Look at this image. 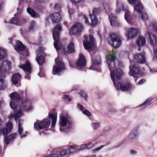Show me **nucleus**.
I'll return each mask as SVG.
<instances>
[{"label":"nucleus","mask_w":157,"mask_h":157,"mask_svg":"<svg viewBox=\"0 0 157 157\" xmlns=\"http://www.w3.org/2000/svg\"><path fill=\"white\" fill-rule=\"evenodd\" d=\"M11 101L10 104V107L13 109L17 108L18 104L19 103L21 109L27 110L31 104L28 98H22L20 94L17 92L11 93L10 95Z\"/></svg>","instance_id":"f257e3e1"},{"label":"nucleus","mask_w":157,"mask_h":157,"mask_svg":"<svg viewBox=\"0 0 157 157\" xmlns=\"http://www.w3.org/2000/svg\"><path fill=\"white\" fill-rule=\"evenodd\" d=\"M62 29L60 24L56 25L53 29L52 36L54 40V46L57 51L61 50L62 47V44L60 41V32Z\"/></svg>","instance_id":"f03ea898"},{"label":"nucleus","mask_w":157,"mask_h":157,"mask_svg":"<svg viewBox=\"0 0 157 157\" xmlns=\"http://www.w3.org/2000/svg\"><path fill=\"white\" fill-rule=\"evenodd\" d=\"M10 61L8 60L3 61L0 64V78H5L6 74H8L9 70L11 68Z\"/></svg>","instance_id":"7ed1b4c3"},{"label":"nucleus","mask_w":157,"mask_h":157,"mask_svg":"<svg viewBox=\"0 0 157 157\" xmlns=\"http://www.w3.org/2000/svg\"><path fill=\"white\" fill-rule=\"evenodd\" d=\"M107 40L109 44L116 48H118L121 44L120 38L117 34L115 33L109 35Z\"/></svg>","instance_id":"20e7f679"},{"label":"nucleus","mask_w":157,"mask_h":157,"mask_svg":"<svg viewBox=\"0 0 157 157\" xmlns=\"http://www.w3.org/2000/svg\"><path fill=\"white\" fill-rule=\"evenodd\" d=\"M84 29V26L79 22L73 24L69 30V33L71 35L80 36Z\"/></svg>","instance_id":"39448f33"},{"label":"nucleus","mask_w":157,"mask_h":157,"mask_svg":"<svg viewBox=\"0 0 157 157\" xmlns=\"http://www.w3.org/2000/svg\"><path fill=\"white\" fill-rule=\"evenodd\" d=\"M116 58V54L114 52L106 56L107 63L110 72L115 69L117 65V63L115 61Z\"/></svg>","instance_id":"423d86ee"},{"label":"nucleus","mask_w":157,"mask_h":157,"mask_svg":"<svg viewBox=\"0 0 157 157\" xmlns=\"http://www.w3.org/2000/svg\"><path fill=\"white\" fill-rule=\"evenodd\" d=\"M110 76L114 86H116V79L120 80L124 75L122 71L120 69H115L110 72Z\"/></svg>","instance_id":"0eeeda50"},{"label":"nucleus","mask_w":157,"mask_h":157,"mask_svg":"<svg viewBox=\"0 0 157 157\" xmlns=\"http://www.w3.org/2000/svg\"><path fill=\"white\" fill-rule=\"evenodd\" d=\"M13 125L10 121L8 122L5 125L0 128V135L4 137L10 133L13 129Z\"/></svg>","instance_id":"6e6552de"},{"label":"nucleus","mask_w":157,"mask_h":157,"mask_svg":"<svg viewBox=\"0 0 157 157\" xmlns=\"http://www.w3.org/2000/svg\"><path fill=\"white\" fill-rule=\"evenodd\" d=\"M50 122L49 119L44 118L39 123L35 122L34 123V127L36 129H41L45 128V130H47V129L49 128Z\"/></svg>","instance_id":"1a4fd4ad"},{"label":"nucleus","mask_w":157,"mask_h":157,"mask_svg":"<svg viewBox=\"0 0 157 157\" xmlns=\"http://www.w3.org/2000/svg\"><path fill=\"white\" fill-rule=\"evenodd\" d=\"M55 62L56 64L53 67L52 72L54 75H56V73H59L65 69L64 64L59 61V58H56Z\"/></svg>","instance_id":"9d476101"},{"label":"nucleus","mask_w":157,"mask_h":157,"mask_svg":"<svg viewBox=\"0 0 157 157\" xmlns=\"http://www.w3.org/2000/svg\"><path fill=\"white\" fill-rule=\"evenodd\" d=\"M91 65L89 69L93 70H97L98 67L101 64V59L100 56L99 55L96 56H93L91 57Z\"/></svg>","instance_id":"9b49d317"},{"label":"nucleus","mask_w":157,"mask_h":157,"mask_svg":"<svg viewBox=\"0 0 157 157\" xmlns=\"http://www.w3.org/2000/svg\"><path fill=\"white\" fill-rule=\"evenodd\" d=\"M117 90H120L122 91H127L129 90L131 87L132 84L130 82H120L115 86Z\"/></svg>","instance_id":"f8f14e48"},{"label":"nucleus","mask_w":157,"mask_h":157,"mask_svg":"<svg viewBox=\"0 0 157 157\" xmlns=\"http://www.w3.org/2000/svg\"><path fill=\"white\" fill-rule=\"evenodd\" d=\"M86 60L83 54L80 53L79 54V58L75 63L76 66L79 69L83 68L86 66Z\"/></svg>","instance_id":"ddd939ff"},{"label":"nucleus","mask_w":157,"mask_h":157,"mask_svg":"<svg viewBox=\"0 0 157 157\" xmlns=\"http://www.w3.org/2000/svg\"><path fill=\"white\" fill-rule=\"evenodd\" d=\"M139 30L134 28L130 29L126 33V36L128 39H132L136 37L138 34Z\"/></svg>","instance_id":"4468645a"},{"label":"nucleus","mask_w":157,"mask_h":157,"mask_svg":"<svg viewBox=\"0 0 157 157\" xmlns=\"http://www.w3.org/2000/svg\"><path fill=\"white\" fill-rule=\"evenodd\" d=\"M129 75L134 77L136 75L140 73V68L138 65L135 64L131 68L129 67Z\"/></svg>","instance_id":"2eb2a0df"},{"label":"nucleus","mask_w":157,"mask_h":157,"mask_svg":"<svg viewBox=\"0 0 157 157\" xmlns=\"http://www.w3.org/2000/svg\"><path fill=\"white\" fill-rule=\"evenodd\" d=\"M69 122V121L67 117L64 116L60 117L59 121V124L60 126V130L61 131H62L63 129V128L66 126L67 124Z\"/></svg>","instance_id":"dca6fc26"},{"label":"nucleus","mask_w":157,"mask_h":157,"mask_svg":"<svg viewBox=\"0 0 157 157\" xmlns=\"http://www.w3.org/2000/svg\"><path fill=\"white\" fill-rule=\"evenodd\" d=\"M148 36L150 44L154 48L157 45V38L155 35L151 33H148Z\"/></svg>","instance_id":"f3484780"},{"label":"nucleus","mask_w":157,"mask_h":157,"mask_svg":"<svg viewBox=\"0 0 157 157\" xmlns=\"http://www.w3.org/2000/svg\"><path fill=\"white\" fill-rule=\"evenodd\" d=\"M83 45L85 49L88 51L93 49L95 46L94 43L89 41L88 40L83 41Z\"/></svg>","instance_id":"a211bd4d"},{"label":"nucleus","mask_w":157,"mask_h":157,"mask_svg":"<svg viewBox=\"0 0 157 157\" xmlns=\"http://www.w3.org/2000/svg\"><path fill=\"white\" fill-rule=\"evenodd\" d=\"M17 136L16 133H13L9 135H7L4 137V142L5 144L8 145L10 142L14 140Z\"/></svg>","instance_id":"6ab92c4d"},{"label":"nucleus","mask_w":157,"mask_h":157,"mask_svg":"<svg viewBox=\"0 0 157 157\" xmlns=\"http://www.w3.org/2000/svg\"><path fill=\"white\" fill-rule=\"evenodd\" d=\"M21 75L18 73H14L12 76L11 79V82L14 85H16L20 81Z\"/></svg>","instance_id":"aec40b11"},{"label":"nucleus","mask_w":157,"mask_h":157,"mask_svg":"<svg viewBox=\"0 0 157 157\" xmlns=\"http://www.w3.org/2000/svg\"><path fill=\"white\" fill-rule=\"evenodd\" d=\"M50 18L53 23H58L61 19V16L59 13H55L51 14Z\"/></svg>","instance_id":"412c9836"},{"label":"nucleus","mask_w":157,"mask_h":157,"mask_svg":"<svg viewBox=\"0 0 157 157\" xmlns=\"http://www.w3.org/2000/svg\"><path fill=\"white\" fill-rule=\"evenodd\" d=\"M134 58L136 61L140 63H145L146 61V58L143 53H139L136 54Z\"/></svg>","instance_id":"4be33fe9"},{"label":"nucleus","mask_w":157,"mask_h":157,"mask_svg":"<svg viewBox=\"0 0 157 157\" xmlns=\"http://www.w3.org/2000/svg\"><path fill=\"white\" fill-rule=\"evenodd\" d=\"M64 50L65 53H74L75 52V50L74 43L72 42H70L66 48H64Z\"/></svg>","instance_id":"5701e85b"},{"label":"nucleus","mask_w":157,"mask_h":157,"mask_svg":"<svg viewBox=\"0 0 157 157\" xmlns=\"http://www.w3.org/2000/svg\"><path fill=\"white\" fill-rule=\"evenodd\" d=\"M19 67L24 70L25 72H28L29 73H31V66L29 61H27L26 64L20 65Z\"/></svg>","instance_id":"b1692460"},{"label":"nucleus","mask_w":157,"mask_h":157,"mask_svg":"<svg viewBox=\"0 0 157 157\" xmlns=\"http://www.w3.org/2000/svg\"><path fill=\"white\" fill-rule=\"evenodd\" d=\"M133 15L131 14L129 11L127 10L125 11L124 14V18L129 23L132 24L133 23Z\"/></svg>","instance_id":"393cba45"},{"label":"nucleus","mask_w":157,"mask_h":157,"mask_svg":"<svg viewBox=\"0 0 157 157\" xmlns=\"http://www.w3.org/2000/svg\"><path fill=\"white\" fill-rule=\"evenodd\" d=\"M36 2L33 5L34 8L39 12H42L45 7L42 4V3L44 2Z\"/></svg>","instance_id":"a878e982"},{"label":"nucleus","mask_w":157,"mask_h":157,"mask_svg":"<svg viewBox=\"0 0 157 157\" xmlns=\"http://www.w3.org/2000/svg\"><path fill=\"white\" fill-rule=\"evenodd\" d=\"M146 43V40L143 36H139L137 39L136 42V44L139 47H142Z\"/></svg>","instance_id":"bb28decb"},{"label":"nucleus","mask_w":157,"mask_h":157,"mask_svg":"<svg viewBox=\"0 0 157 157\" xmlns=\"http://www.w3.org/2000/svg\"><path fill=\"white\" fill-rule=\"evenodd\" d=\"M25 48L26 46L21 42L18 40L16 42L14 48L17 51H23L25 49Z\"/></svg>","instance_id":"cd10ccee"},{"label":"nucleus","mask_w":157,"mask_h":157,"mask_svg":"<svg viewBox=\"0 0 157 157\" xmlns=\"http://www.w3.org/2000/svg\"><path fill=\"white\" fill-rule=\"evenodd\" d=\"M48 118L52 119V127L53 128L55 127L57 120V115L54 113H49Z\"/></svg>","instance_id":"c85d7f7f"},{"label":"nucleus","mask_w":157,"mask_h":157,"mask_svg":"<svg viewBox=\"0 0 157 157\" xmlns=\"http://www.w3.org/2000/svg\"><path fill=\"white\" fill-rule=\"evenodd\" d=\"M137 130H133L128 136V139L129 140L135 139L136 138L137 136Z\"/></svg>","instance_id":"c756f323"},{"label":"nucleus","mask_w":157,"mask_h":157,"mask_svg":"<svg viewBox=\"0 0 157 157\" xmlns=\"http://www.w3.org/2000/svg\"><path fill=\"white\" fill-rule=\"evenodd\" d=\"M90 16L91 18L90 25L94 26L95 25L98 23V19L96 16H94L90 14Z\"/></svg>","instance_id":"7c9ffc66"},{"label":"nucleus","mask_w":157,"mask_h":157,"mask_svg":"<svg viewBox=\"0 0 157 157\" xmlns=\"http://www.w3.org/2000/svg\"><path fill=\"white\" fill-rule=\"evenodd\" d=\"M27 13L33 17H37V13L33 9L31 8H28L26 10Z\"/></svg>","instance_id":"2f4dec72"},{"label":"nucleus","mask_w":157,"mask_h":157,"mask_svg":"<svg viewBox=\"0 0 157 157\" xmlns=\"http://www.w3.org/2000/svg\"><path fill=\"white\" fill-rule=\"evenodd\" d=\"M36 60L39 65H42L45 62V57L44 56L40 55L36 58Z\"/></svg>","instance_id":"473e14b6"},{"label":"nucleus","mask_w":157,"mask_h":157,"mask_svg":"<svg viewBox=\"0 0 157 157\" xmlns=\"http://www.w3.org/2000/svg\"><path fill=\"white\" fill-rule=\"evenodd\" d=\"M6 55V50L0 47V61L5 58Z\"/></svg>","instance_id":"72a5a7b5"},{"label":"nucleus","mask_w":157,"mask_h":157,"mask_svg":"<svg viewBox=\"0 0 157 157\" xmlns=\"http://www.w3.org/2000/svg\"><path fill=\"white\" fill-rule=\"evenodd\" d=\"M111 25L113 26H116L118 25V23L117 21V17L116 16H112L110 21Z\"/></svg>","instance_id":"f704fd0d"},{"label":"nucleus","mask_w":157,"mask_h":157,"mask_svg":"<svg viewBox=\"0 0 157 157\" xmlns=\"http://www.w3.org/2000/svg\"><path fill=\"white\" fill-rule=\"evenodd\" d=\"M20 19L17 17H13L10 20V23L12 24H15L17 26H20Z\"/></svg>","instance_id":"c9c22d12"},{"label":"nucleus","mask_w":157,"mask_h":157,"mask_svg":"<svg viewBox=\"0 0 157 157\" xmlns=\"http://www.w3.org/2000/svg\"><path fill=\"white\" fill-rule=\"evenodd\" d=\"M124 9V6L122 3L117 2V7L116 10V13H119L121 11Z\"/></svg>","instance_id":"e433bc0d"},{"label":"nucleus","mask_w":157,"mask_h":157,"mask_svg":"<svg viewBox=\"0 0 157 157\" xmlns=\"http://www.w3.org/2000/svg\"><path fill=\"white\" fill-rule=\"evenodd\" d=\"M143 7L140 4L138 3L134 7V10L140 13H141L143 10Z\"/></svg>","instance_id":"4c0bfd02"},{"label":"nucleus","mask_w":157,"mask_h":157,"mask_svg":"<svg viewBox=\"0 0 157 157\" xmlns=\"http://www.w3.org/2000/svg\"><path fill=\"white\" fill-rule=\"evenodd\" d=\"M59 149H54L52 151V153L51 155V157H59L60 156L59 151Z\"/></svg>","instance_id":"58836bf2"},{"label":"nucleus","mask_w":157,"mask_h":157,"mask_svg":"<svg viewBox=\"0 0 157 157\" xmlns=\"http://www.w3.org/2000/svg\"><path fill=\"white\" fill-rule=\"evenodd\" d=\"M68 151H70V154L71 153L75 152L78 150L77 147L75 145H70L68 146V148L67 149Z\"/></svg>","instance_id":"ea45409f"},{"label":"nucleus","mask_w":157,"mask_h":157,"mask_svg":"<svg viewBox=\"0 0 157 157\" xmlns=\"http://www.w3.org/2000/svg\"><path fill=\"white\" fill-rule=\"evenodd\" d=\"M5 80L3 79L0 78V90H3L7 86L5 82Z\"/></svg>","instance_id":"a19ab883"},{"label":"nucleus","mask_w":157,"mask_h":157,"mask_svg":"<svg viewBox=\"0 0 157 157\" xmlns=\"http://www.w3.org/2000/svg\"><path fill=\"white\" fill-rule=\"evenodd\" d=\"M35 25L36 23L35 21L33 20L30 23V25L28 29L29 31L33 32Z\"/></svg>","instance_id":"79ce46f5"},{"label":"nucleus","mask_w":157,"mask_h":157,"mask_svg":"<svg viewBox=\"0 0 157 157\" xmlns=\"http://www.w3.org/2000/svg\"><path fill=\"white\" fill-rule=\"evenodd\" d=\"M26 110H25L23 109H20H20L19 111H18L17 113H14V116H15V119H17V118H19L21 116L22 112V111H26Z\"/></svg>","instance_id":"37998d69"},{"label":"nucleus","mask_w":157,"mask_h":157,"mask_svg":"<svg viewBox=\"0 0 157 157\" xmlns=\"http://www.w3.org/2000/svg\"><path fill=\"white\" fill-rule=\"evenodd\" d=\"M60 156H63L66 155L70 154V151L67 149H63L61 151H59Z\"/></svg>","instance_id":"c03bdc74"},{"label":"nucleus","mask_w":157,"mask_h":157,"mask_svg":"<svg viewBox=\"0 0 157 157\" xmlns=\"http://www.w3.org/2000/svg\"><path fill=\"white\" fill-rule=\"evenodd\" d=\"M100 12V9L99 8H94L92 11V14L91 15L97 16L99 14Z\"/></svg>","instance_id":"a18cd8bd"},{"label":"nucleus","mask_w":157,"mask_h":157,"mask_svg":"<svg viewBox=\"0 0 157 157\" xmlns=\"http://www.w3.org/2000/svg\"><path fill=\"white\" fill-rule=\"evenodd\" d=\"M141 17L142 20L144 21H146L148 19L147 15L145 13H143V12L141 13Z\"/></svg>","instance_id":"49530a36"},{"label":"nucleus","mask_w":157,"mask_h":157,"mask_svg":"<svg viewBox=\"0 0 157 157\" xmlns=\"http://www.w3.org/2000/svg\"><path fill=\"white\" fill-rule=\"evenodd\" d=\"M149 101L148 100H146L144 102L143 104H141L139 105L140 107L143 106L142 108V109H143L147 107V105H150V103L149 102L150 101Z\"/></svg>","instance_id":"de8ad7c7"},{"label":"nucleus","mask_w":157,"mask_h":157,"mask_svg":"<svg viewBox=\"0 0 157 157\" xmlns=\"http://www.w3.org/2000/svg\"><path fill=\"white\" fill-rule=\"evenodd\" d=\"M79 94L82 97H83L86 100L88 97L87 94L85 92L83 91H81L80 93H79Z\"/></svg>","instance_id":"09e8293b"},{"label":"nucleus","mask_w":157,"mask_h":157,"mask_svg":"<svg viewBox=\"0 0 157 157\" xmlns=\"http://www.w3.org/2000/svg\"><path fill=\"white\" fill-rule=\"evenodd\" d=\"M54 10L58 11H59L61 9L60 5L58 4H56L54 8Z\"/></svg>","instance_id":"8fccbe9b"},{"label":"nucleus","mask_w":157,"mask_h":157,"mask_svg":"<svg viewBox=\"0 0 157 157\" xmlns=\"http://www.w3.org/2000/svg\"><path fill=\"white\" fill-rule=\"evenodd\" d=\"M94 125V129H95L100 126V123L98 122H94L92 124Z\"/></svg>","instance_id":"3c124183"},{"label":"nucleus","mask_w":157,"mask_h":157,"mask_svg":"<svg viewBox=\"0 0 157 157\" xmlns=\"http://www.w3.org/2000/svg\"><path fill=\"white\" fill-rule=\"evenodd\" d=\"M22 131L23 129L21 127V125L20 123H19L18 124V132L20 135H21Z\"/></svg>","instance_id":"603ef678"},{"label":"nucleus","mask_w":157,"mask_h":157,"mask_svg":"<svg viewBox=\"0 0 157 157\" xmlns=\"http://www.w3.org/2000/svg\"><path fill=\"white\" fill-rule=\"evenodd\" d=\"M153 53L154 54V59L157 61V48H153Z\"/></svg>","instance_id":"864d4df0"},{"label":"nucleus","mask_w":157,"mask_h":157,"mask_svg":"<svg viewBox=\"0 0 157 157\" xmlns=\"http://www.w3.org/2000/svg\"><path fill=\"white\" fill-rule=\"evenodd\" d=\"M105 146V145H101V146L100 147H98L93 149V151L94 152H96L97 151H99V150H100L101 148L104 147Z\"/></svg>","instance_id":"5fc2aeb1"},{"label":"nucleus","mask_w":157,"mask_h":157,"mask_svg":"<svg viewBox=\"0 0 157 157\" xmlns=\"http://www.w3.org/2000/svg\"><path fill=\"white\" fill-rule=\"evenodd\" d=\"M83 113L84 114L86 115L88 117H90L91 116V114L90 113L88 110H84V111L83 112Z\"/></svg>","instance_id":"6e6d98bb"},{"label":"nucleus","mask_w":157,"mask_h":157,"mask_svg":"<svg viewBox=\"0 0 157 157\" xmlns=\"http://www.w3.org/2000/svg\"><path fill=\"white\" fill-rule=\"evenodd\" d=\"M69 65L70 67H76L75 65V64H74V63L73 62V61L72 60L69 61Z\"/></svg>","instance_id":"4d7b16f0"},{"label":"nucleus","mask_w":157,"mask_h":157,"mask_svg":"<svg viewBox=\"0 0 157 157\" xmlns=\"http://www.w3.org/2000/svg\"><path fill=\"white\" fill-rule=\"evenodd\" d=\"M23 52V56H28L29 55V52L28 49H25Z\"/></svg>","instance_id":"13d9d810"},{"label":"nucleus","mask_w":157,"mask_h":157,"mask_svg":"<svg viewBox=\"0 0 157 157\" xmlns=\"http://www.w3.org/2000/svg\"><path fill=\"white\" fill-rule=\"evenodd\" d=\"M86 144L87 145H86V146H87V148L88 149H91L94 146V144L91 143H88Z\"/></svg>","instance_id":"bf43d9fd"},{"label":"nucleus","mask_w":157,"mask_h":157,"mask_svg":"<svg viewBox=\"0 0 157 157\" xmlns=\"http://www.w3.org/2000/svg\"><path fill=\"white\" fill-rule=\"evenodd\" d=\"M71 2L74 4H76L80 3L82 0H71Z\"/></svg>","instance_id":"052dcab7"},{"label":"nucleus","mask_w":157,"mask_h":157,"mask_svg":"<svg viewBox=\"0 0 157 157\" xmlns=\"http://www.w3.org/2000/svg\"><path fill=\"white\" fill-rule=\"evenodd\" d=\"M89 39L90 40V41L94 43V38L93 35L90 34L89 35Z\"/></svg>","instance_id":"680f3d73"},{"label":"nucleus","mask_w":157,"mask_h":157,"mask_svg":"<svg viewBox=\"0 0 157 157\" xmlns=\"http://www.w3.org/2000/svg\"><path fill=\"white\" fill-rule=\"evenodd\" d=\"M63 98H64V100H67L68 101H71V98L69 97L68 95L65 94L64 95V97Z\"/></svg>","instance_id":"e2e57ef3"},{"label":"nucleus","mask_w":157,"mask_h":157,"mask_svg":"<svg viewBox=\"0 0 157 157\" xmlns=\"http://www.w3.org/2000/svg\"><path fill=\"white\" fill-rule=\"evenodd\" d=\"M83 18L85 20V22L86 24H90L89 20L88 19L87 17L85 15H83Z\"/></svg>","instance_id":"0e129e2a"},{"label":"nucleus","mask_w":157,"mask_h":157,"mask_svg":"<svg viewBox=\"0 0 157 157\" xmlns=\"http://www.w3.org/2000/svg\"><path fill=\"white\" fill-rule=\"evenodd\" d=\"M138 0H128V2L130 4L135 5Z\"/></svg>","instance_id":"69168bd1"},{"label":"nucleus","mask_w":157,"mask_h":157,"mask_svg":"<svg viewBox=\"0 0 157 157\" xmlns=\"http://www.w3.org/2000/svg\"><path fill=\"white\" fill-rule=\"evenodd\" d=\"M86 145H87V144H86L82 145L80 146V148L79 149L78 148V150H80L85 148H86L87 147L86 146Z\"/></svg>","instance_id":"338daca9"},{"label":"nucleus","mask_w":157,"mask_h":157,"mask_svg":"<svg viewBox=\"0 0 157 157\" xmlns=\"http://www.w3.org/2000/svg\"><path fill=\"white\" fill-rule=\"evenodd\" d=\"M29 72H25V77L28 79H30L31 78L30 76L29 75L31 73H29Z\"/></svg>","instance_id":"774afa93"}]
</instances>
